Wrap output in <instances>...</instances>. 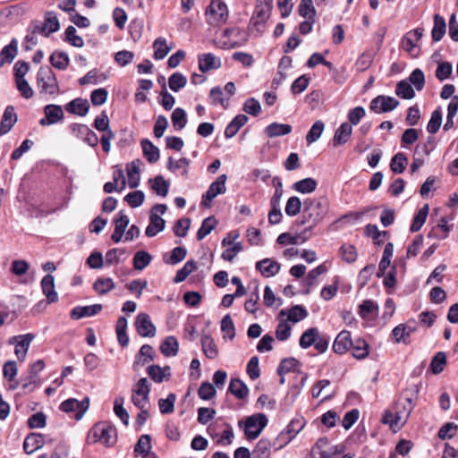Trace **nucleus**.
Returning a JSON list of instances; mask_svg holds the SVG:
<instances>
[{"instance_id":"obj_42","label":"nucleus","mask_w":458,"mask_h":458,"mask_svg":"<svg viewBox=\"0 0 458 458\" xmlns=\"http://www.w3.org/2000/svg\"><path fill=\"white\" fill-rule=\"evenodd\" d=\"M429 210L428 204H425L415 215L412 223L410 227V231L416 233L420 230L424 223L426 222Z\"/></svg>"},{"instance_id":"obj_9","label":"nucleus","mask_w":458,"mask_h":458,"mask_svg":"<svg viewBox=\"0 0 458 458\" xmlns=\"http://www.w3.org/2000/svg\"><path fill=\"white\" fill-rule=\"evenodd\" d=\"M89 406V398L85 397L81 401H78L75 398H69L60 404V410L64 412L70 413L75 411L74 418L80 420L85 412L88 411Z\"/></svg>"},{"instance_id":"obj_37","label":"nucleus","mask_w":458,"mask_h":458,"mask_svg":"<svg viewBox=\"0 0 458 458\" xmlns=\"http://www.w3.org/2000/svg\"><path fill=\"white\" fill-rule=\"evenodd\" d=\"M147 372L153 381L161 383L166 377H170V367L161 368L159 365H150Z\"/></svg>"},{"instance_id":"obj_58","label":"nucleus","mask_w":458,"mask_h":458,"mask_svg":"<svg viewBox=\"0 0 458 458\" xmlns=\"http://www.w3.org/2000/svg\"><path fill=\"white\" fill-rule=\"evenodd\" d=\"M153 47L155 49L154 58L157 60L165 58L171 50V47H167L166 40L164 38H157L154 41Z\"/></svg>"},{"instance_id":"obj_53","label":"nucleus","mask_w":458,"mask_h":458,"mask_svg":"<svg viewBox=\"0 0 458 458\" xmlns=\"http://www.w3.org/2000/svg\"><path fill=\"white\" fill-rule=\"evenodd\" d=\"M216 220L214 216H208L205 218L201 224V226L197 232V239L199 241L203 240L216 225Z\"/></svg>"},{"instance_id":"obj_25","label":"nucleus","mask_w":458,"mask_h":458,"mask_svg":"<svg viewBox=\"0 0 458 458\" xmlns=\"http://www.w3.org/2000/svg\"><path fill=\"white\" fill-rule=\"evenodd\" d=\"M352 133V125L347 122L343 123L335 132L333 137V145L335 147H338L345 144L350 140Z\"/></svg>"},{"instance_id":"obj_19","label":"nucleus","mask_w":458,"mask_h":458,"mask_svg":"<svg viewBox=\"0 0 458 458\" xmlns=\"http://www.w3.org/2000/svg\"><path fill=\"white\" fill-rule=\"evenodd\" d=\"M20 338V341L17 342L15 346V354L18 358V360L23 361L26 358L28 350L30 348V343L33 340L34 336L31 334H26L18 336ZM17 339V337H13L10 340V344H13L14 341Z\"/></svg>"},{"instance_id":"obj_45","label":"nucleus","mask_w":458,"mask_h":458,"mask_svg":"<svg viewBox=\"0 0 458 458\" xmlns=\"http://www.w3.org/2000/svg\"><path fill=\"white\" fill-rule=\"evenodd\" d=\"M152 190L159 196L165 197L169 191V182L162 175L149 180Z\"/></svg>"},{"instance_id":"obj_48","label":"nucleus","mask_w":458,"mask_h":458,"mask_svg":"<svg viewBox=\"0 0 458 458\" xmlns=\"http://www.w3.org/2000/svg\"><path fill=\"white\" fill-rule=\"evenodd\" d=\"M407 164L408 158L406 157V156L403 153L399 152L392 157L390 163V169L394 174H402L406 169Z\"/></svg>"},{"instance_id":"obj_56","label":"nucleus","mask_w":458,"mask_h":458,"mask_svg":"<svg viewBox=\"0 0 458 458\" xmlns=\"http://www.w3.org/2000/svg\"><path fill=\"white\" fill-rule=\"evenodd\" d=\"M325 129V123L321 120L316 121L306 135V141L311 144L317 141Z\"/></svg>"},{"instance_id":"obj_7","label":"nucleus","mask_w":458,"mask_h":458,"mask_svg":"<svg viewBox=\"0 0 458 458\" xmlns=\"http://www.w3.org/2000/svg\"><path fill=\"white\" fill-rule=\"evenodd\" d=\"M150 385L141 377L131 389V402L137 408H146L149 402Z\"/></svg>"},{"instance_id":"obj_51","label":"nucleus","mask_w":458,"mask_h":458,"mask_svg":"<svg viewBox=\"0 0 458 458\" xmlns=\"http://www.w3.org/2000/svg\"><path fill=\"white\" fill-rule=\"evenodd\" d=\"M151 260L152 257L148 252L140 250L133 257V267L136 270H143L150 264Z\"/></svg>"},{"instance_id":"obj_64","label":"nucleus","mask_w":458,"mask_h":458,"mask_svg":"<svg viewBox=\"0 0 458 458\" xmlns=\"http://www.w3.org/2000/svg\"><path fill=\"white\" fill-rule=\"evenodd\" d=\"M301 200L296 196H292L287 199L285 205V214L289 216H297L301 210Z\"/></svg>"},{"instance_id":"obj_16","label":"nucleus","mask_w":458,"mask_h":458,"mask_svg":"<svg viewBox=\"0 0 458 458\" xmlns=\"http://www.w3.org/2000/svg\"><path fill=\"white\" fill-rule=\"evenodd\" d=\"M352 339L351 333L347 330L341 331L335 337L333 344V351L337 354H344L351 350Z\"/></svg>"},{"instance_id":"obj_8","label":"nucleus","mask_w":458,"mask_h":458,"mask_svg":"<svg viewBox=\"0 0 458 458\" xmlns=\"http://www.w3.org/2000/svg\"><path fill=\"white\" fill-rule=\"evenodd\" d=\"M223 37L225 38L222 43L223 47L228 49L242 47L249 39L248 33L237 27L225 30Z\"/></svg>"},{"instance_id":"obj_23","label":"nucleus","mask_w":458,"mask_h":458,"mask_svg":"<svg viewBox=\"0 0 458 458\" xmlns=\"http://www.w3.org/2000/svg\"><path fill=\"white\" fill-rule=\"evenodd\" d=\"M41 288L43 293L46 295L48 303L57 301L58 295L55 292V278L52 275L45 276L41 280Z\"/></svg>"},{"instance_id":"obj_33","label":"nucleus","mask_w":458,"mask_h":458,"mask_svg":"<svg viewBox=\"0 0 458 458\" xmlns=\"http://www.w3.org/2000/svg\"><path fill=\"white\" fill-rule=\"evenodd\" d=\"M228 392L237 399L243 400L249 394L247 386L239 378H232L228 386Z\"/></svg>"},{"instance_id":"obj_29","label":"nucleus","mask_w":458,"mask_h":458,"mask_svg":"<svg viewBox=\"0 0 458 458\" xmlns=\"http://www.w3.org/2000/svg\"><path fill=\"white\" fill-rule=\"evenodd\" d=\"M165 221L159 215H150L149 225L147 226L145 233L148 237H154L165 229Z\"/></svg>"},{"instance_id":"obj_27","label":"nucleus","mask_w":458,"mask_h":458,"mask_svg":"<svg viewBox=\"0 0 458 458\" xmlns=\"http://www.w3.org/2000/svg\"><path fill=\"white\" fill-rule=\"evenodd\" d=\"M65 109L68 113L85 116L89 112V104L87 99L77 98L69 102L65 106Z\"/></svg>"},{"instance_id":"obj_62","label":"nucleus","mask_w":458,"mask_h":458,"mask_svg":"<svg viewBox=\"0 0 458 458\" xmlns=\"http://www.w3.org/2000/svg\"><path fill=\"white\" fill-rule=\"evenodd\" d=\"M123 397H116L114 402V411L115 415L123 421V423L127 426L129 423L130 416L128 411L123 408Z\"/></svg>"},{"instance_id":"obj_32","label":"nucleus","mask_w":458,"mask_h":458,"mask_svg":"<svg viewBox=\"0 0 458 458\" xmlns=\"http://www.w3.org/2000/svg\"><path fill=\"white\" fill-rule=\"evenodd\" d=\"M352 356L358 360H363L369 354V344L362 338L352 340L351 347Z\"/></svg>"},{"instance_id":"obj_15","label":"nucleus","mask_w":458,"mask_h":458,"mask_svg":"<svg viewBox=\"0 0 458 458\" xmlns=\"http://www.w3.org/2000/svg\"><path fill=\"white\" fill-rule=\"evenodd\" d=\"M424 33L422 28H417L408 31L402 38V47L409 54H412Z\"/></svg>"},{"instance_id":"obj_60","label":"nucleus","mask_w":458,"mask_h":458,"mask_svg":"<svg viewBox=\"0 0 458 458\" xmlns=\"http://www.w3.org/2000/svg\"><path fill=\"white\" fill-rule=\"evenodd\" d=\"M378 305L372 300H365L359 306V315L362 318H368L369 315L377 313Z\"/></svg>"},{"instance_id":"obj_10","label":"nucleus","mask_w":458,"mask_h":458,"mask_svg":"<svg viewBox=\"0 0 458 458\" xmlns=\"http://www.w3.org/2000/svg\"><path fill=\"white\" fill-rule=\"evenodd\" d=\"M227 176L225 174L219 175L215 182H213L206 193L202 196L201 205L206 208L211 207V201L219 194L226 191L225 182Z\"/></svg>"},{"instance_id":"obj_2","label":"nucleus","mask_w":458,"mask_h":458,"mask_svg":"<svg viewBox=\"0 0 458 458\" xmlns=\"http://www.w3.org/2000/svg\"><path fill=\"white\" fill-rule=\"evenodd\" d=\"M87 441L89 444L99 442L107 447L112 446L116 442V428L106 422L96 423L89 431Z\"/></svg>"},{"instance_id":"obj_3","label":"nucleus","mask_w":458,"mask_h":458,"mask_svg":"<svg viewBox=\"0 0 458 458\" xmlns=\"http://www.w3.org/2000/svg\"><path fill=\"white\" fill-rule=\"evenodd\" d=\"M37 85L40 94L56 96L60 87L56 76L49 66H41L37 74Z\"/></svg>"},{"instance_id":"obj_52","label":"nucleus","mask_w":458,"mask_h":458,"mask_svg":"<svg viewBox=\"0 0 458 458\" xmlns=\"http://www.w3.org/2000/svg\"><path fill=\"white\" fill-rule=\"evenodd\" d=\"M395 94L403 99H411L415 96V92L411 83L403 80L397 83Z\"/></svg>"},{"instance_id":"obj_6","label":"nucleus","mask_w":458,"mask_h":458,"mask_svg":"<svg viewBox=\"0 0 458 458\" xmlns=\"http://www.w3.org/2000/svg\"><path fill=\"white\" fill-rule=\"evenodd\" d=\"M268 420L264 413H255L246 418L244 422V434L246 438L253 440L259 437L267 425Z\"/></svg>"},{"instance_id":"obj_30","label":"nucleus","mask_w":458,"mask_h":458,"mask_svg":"<svg viewBox=\"0 0 458 458\" xmlns=\"http://www.w3.org/2000/svg\"><path fill=\"white\" fill-rule=\"evenodd\" d=\"M293 128L287 123H272L265 128V132L269 138L284 136L292 131Z\"/></svg>"},{"instance_id":"obj_17","label":"nucleus","mask_w":458,"mask_h":458,"mask_svg":"<svg viewBox=\"0 0 458 458\" xmlns=\"http://www.w3.org/2000/svg\"><path fill=\"white\" fill-rule=\"evenodd\" d=\"M406 414H403V411L399 410L393 412L392 411H386L381 421L384 424H388L390 428L395 431L396 428H400L407 420Z\"/></svg>"},{"instance_id":"obj_35","label":"nucleus","mask_w":458,"mask_h":458,"mask_svg":"<svg viewBox=\"0 0 458 458\" xmlns=\"http://www.w3.org/2000/svg\"><path fill=\"white\" fill-rule=\"evenodd\" d=\"M140 145L143 155L149 163H156L159 159V149L150 140L144 139L141 140Z\"/></svg>"},{"instance_id":"obj_57","label":"nucleus","mask_w":458,"mask_h":458,"mask_svg":"<svg viewBox=\"0 0 458 458\" xmlns=\"http://www.w3.org/2000/svg\"><path fill=\"white\" fill-rule=\"evenodd\" d=\"M391 336L394 342L396 344H410V336L408 335V330L405 329V324H399L398 326H396L392 330Z\"/></svg>"},{"instance_id":"obj_43","label":"nucleus","mask_w":458,"mask_h":458,"mask_svg":"<svg viewBox=\"0 0 458 458\" xmlns=\"http://www.w3.org/2000/svg\"><path fill=\"white\" fill-rule=\"evenodd\" d=\"M127 319L124 317H120L116 323V335L117 341L122 347H126L129 344V336L126 333Z\"/></svg>"},{"instance_id":"obj_44","label":"nucleus","mask_w":458,"mask_h":458,"mask_svg":"<svg viewBox=\"0 0 458 458\" xmlns=\"http://www.w3.org/2000/svg\"><path fill=\"white\" fill-rule=\"evenodd\" d=\"M50 63L51 64L59 70H65L70 64V59L68 55L63 51H55L50 55Z\"/></svg>"},{"instance_id":"obj_47","label":"nucleus","mask_w":458,"mask_h":458,"mask_svg":"<svg viewBox=\"0 0 458 458\" xmlns=\"http://www.w3.org/2000/svg\"><path fill=\"white\" fill-rule=\"evenodd\" d=\"M151 449V437L149 435H142L134 446V454L148 455Z\"/></svg>"},{"instance_id":"obj_22","label":"nucleus","mask_w":458,"mask_h":458,"mask_svg":"<svg viewBox=\"0 0 458 458\" xmlns=\"http://www.w3.org/2000/svg\"><path fill=\"white\" fill-rule=\"evenodd\" d=\"M199 69L202 72H207L213 69H218L221 67V61L216 58L213 54L208 53L199 55L198 57Z\"/></svg>"},{"instance_id":"obj_5","label":"nucleus","mask_w":458,"mask_h":458,"mask_svg":"<svg viewBox=\"0 0 458 458\" xmlns=\"http://www.w3.org/2000/svg\"><path fill=\"white\" fill-rule=\"evenodd\" d=\"M207 22L211 26L224 24L228 19V8L221 0H212L205 12Z\"/></svg>"},{"instance_id":"obj_14","label":"nucleus","mask_w":458,"mask_h":458,"mask_svg":"<svg viewBox=\"0 0 458 458\" xmlns=\"http://www.w3.org/2000/svg\"><path fill=\"white\" fill-rule=\"evenodd\" d=\"M45 117L40 119L39 124L42 126H47L64 119V112L60 106L57 105H47L44 108Z\"/></svg>"},{"instance_id":"obj_61","label":"nucleus","mask_w":458,"mask_h":458,"mask_svg":"<svg viewBox=\"0 0 458 458\" xmlns=\"http://www.w3.org/2000/svg\"><path fill=\"white\" fill-rule=\"evenodd\" d=\"M47 28V34L56 32L60 29V23L55 13L47 11L45 13V21L43 22Z\"/></svg>"},{"instance_id":"obj_12","label":"nucleus","mask_w":458,"mask_h":458,"mask_svg":"<svg viewBox=\"0 0 458 458\" xmlns=\"http://www.w3.org/2000/svg\"><path fill=\"white\" fill-rule=\"evenodd\" d=\"M272 0H257L251 22L254 26L263 24L270 16Z\"/></svg>"},{"instance_id":"obj_59","label":"nucleus","mask_w":458,"mask_h":458,"mask_svg":"<svg viewBox=\"0 0 458 458\" xmlns=\"http://www.w3.org/2000/svg\"><path fill=\"white\" fill-rule=\"evenodd\" d=\"M196 267L197 265L194 260L187 261L184 266L176 272L174 282L176 284L183 282L188 277V276L196 269Z\"/></svg>"},{"instance_id":"obj_28","label":"nucleus","mask_w":458,"mask_h":458,"mask_svg":"<svg viewBox=\"0 0 458 458\" xmlns=\"http://www.w3.org/2000/svg\"><path fill=\"white\" fill-rule=\"evenodd\" d=\"M249 118L245 114H238L236 115L226 126L225 130V136L227 139L233 138L236 133L239 131V130L244 126Z\"/></svg>"},{"instance_id":"obj_49","label":"nucleus","mask_w":458,"mask_h":458,"mask_svg":"<svg viewBox=\"0 0 458 458\" xmlns=\"http://www.w3.org/2000/svg\"><path fill=\"white\" fill-rule=\"evenodd\" d=\"M318 332L319 331L317 327H310L304 331L300 338V346L303 349H307L311 345H314Z\"/></svg>"},{"instance_id":"obj_34","label":"nucleus","mask_w":458,"mask_h":458,"mask_svg":"<svg viewBox=\"0 0 458 458\" xmlns=\"http://www.w3.org/2000/svg\"><path fill=\"white\" fill-rule=\"evenodd\" d=\"M202 351L208 359H216L218 355V349L210 335L204 334L201 336Z\"/></svg>"},{"instance_id":"obj_1","label":"nucleus","mask_w":458,"mask_h":458,"mask_svg":"<svg viewBox=\"0 0 458 458\" xmlns=\"http://www.w3.org/2000/svg\"><path fill=\"white\" fill-rule=\"evenodd\" d=\"M303 205L301 225H309V227L302 233L317 226L324 219L328 210V202L326 198H309L304 200Z\"/></svg>"},{"instance_id":"obj_21","label":"nucleus","mask_w":458,"mask_h":458,"mask_svg":"<svg viewBox=\"0 0 458 458\" xmlns=\"http://www.w3.org/2000/svg\"><path fill=\"white\" fill-rule=\"evenodd\" d=\"M129 222V217L123 213V211H120L117 214L114 219V231L111 236L113 242L117 243L122 240Z\"/></svg>"},{"instance_id":"obj_40","label":"nucleus","mask_w":458,"mask_h":458,"mask_svg":"<svg viewBox=\"0 0 458 458\" xmlns=\"http://www.w3.org/2000/svg\"><path fill=\"white\" fill-rule=\"evenodd\" d=\"M190 161L186 157H182L179 160L174 161L172 157H168L167 169L171 172L176 170H182L181 174L184 178H188Z\"/></svg>"},{"instance_id":"obj_11","label":"nucleus","mask_w":458,"mask_h":458,"mask_svg":"<svg viewBox=\"0 0 458 458\" xmlns=\"http://www.w3.org/2000/svg\"><path fill=\"white\" fill-rule=\"evenodd\" d=\"M399 106V101L393 97L379 95L373 98L369 105V109L376 114L386 113L395 109Z\"/></svg>"},{"instance_id":"obj_50","label":"nucleus","mask_w":458,"mask_h":458,"mask_svg":"<svg viewBox=\"0 0 458 458\" xmlns=\"http://www.w3.org/2000/svg\"><path fill=\"white\" fill-rule=\"evenodd\" d=\"M114 282L110 277L98 278L93 284L94 290L100 295L106 294L108 292L112 291L114 288Z\"/></svg>"},{"instance_id":"obj_46","label":"nucleus","mask_w":458,"mask_h":458,"mask_svg":"<svg viewBox=\"0 0 458 458\" xmlns=\"http://www.w3.org/2000/svg\"><path fill=\"white\" fill-rule=\"evenodd\" d=\"M161 352L166 356H174L178 352V341L174 336H167L160 346Z\"/></svg>"},{"instance_id":"obj_39","label":"nucleus","mask_w":458,"mask_h":458,"mask_svg":"<svg viewBox=\"0 0 458 458\" xmlns=\"http://www.w3.org/2000/svg\"><path fill=\"white\" fill-rule=\"evenodd\" d=\"M141 161L136 159L127 165V175L130 188H136L140 182V165Z\"/></svg>"},{"instance_id":"obj_41","label":"nucleus","mask_w":458,"mask_h":458,"mask_svg":"<svg viewBox=\"0 0 458 458\" xmlns=\"http://www.w3.org/2000/svg\"><path fill=\"white\" fill-rule=\"evenodd\" d=\"M446 31V23L445 19L439 15H434V26L431 31L433 41H439L443 38Z\"/></svg>"},{"instance_id":"obj_54","label":"nucleus","mask_w":458,"mask_h":458,"mask_svg":"<svg viewBox=\"0 0 458 458\" xmlns=\"http://www.w3.org/2000/svg\"><path fill=\"white\" fill-rule=\"evenodd\" d=\"M273 446V443H271L267 438H261L256 445L253 454L254 458H268L269 450Z\"/></svg>"},{"instance_id":"obj_55","label":"nucleus","mask_w":458,"mask_h":458,"mask_svg":"<svg viewBox=\"0 0 458 458\" xmlns=\"http://www.w3.org/2000/svg\"><path fill=\"white\" fill-rule=\"evenodd\" d=\"M173 126L176 131L183 129L187 123V117L185 111L181 108H175L171 115Z\"/></svg>"},{"instance_id":"obj_63","label":"nucleus","mask_w":458,"mask_h":458,"mask_svg":"<svg viewBox=\"0 0 458 458\" xmlns=\"http://www.w3.org/2000/svg\"><path fill=\"white\" fill-rule=\"evenodd\" d=\"M168 84L169 88L174 92H178L181 89L186 86L187 78L180 72H174L169 77Z\"/></svg>"},{"instance_id":"obj_31","label":"nucleus","mask_w":458,"mask_h":458,"mask_svg":"<svg viewBox=\"0 0 458 458\" xmlns=\"http://www.w3.org/2000/svg\"><path fill=\"white\" fill-rule=\"evenodd\" d=\"M18 53V43L13 38L9 45L5 46L0 53V66L5 63H12Z\"/></svg>"},{"instance_id":"obj_20","label":"nucleus","mask_w":458,"mask_h":458,"mask_svg":"<svg viewBox=\"0 0 458 458\" xmlns=\"http://www.w3.org/2000/svg\"><path fill=\"white\" fill-rule=\"evenodd\" d=\"M102 310L101 304H94L89 306H77L71 310L70 317L72 319L78 320L82 318L91 317Z\"/></svg>"},{"instance_id":"obj_38","label":"nucleus","mask_w":458,"mask_h":458,"mask_svg":"<svg viewBox=\"0 0 458 458\" xmlns=\"http://www.w3.org/2000/svg\"><path fill=\"white\" fill-rule=\"evenodd\" d=\"M155 351L151 345L143 344L136 356L134 366L140 364L144 365L147 362L153 361L155 360Z\"/></svg>"},{"instance_id":"obj_13","label":"nucleus","mask_w":458,"mask_h":458,"mask_svg":"<svg viewBox=\"0 0 458 458\" xmlns=\"http://www.w3.org/2000/svg\"><path fill=\"white\" fill-rule=\"evenodd\" d=\"M135 327L138 334L142 337H153L156 335V327L146 313L138 314Z\"/></svg>"},{"instance_id":"obj_4","label":"nucleus","mask_w":458,"mask_h":458,"mask_svg":"<svg viewBox=\"0 0 458 458\" xmlns=\"http://www.w3.org/2000/svg\"><path fill=\"white\" fill-rule=\"evenodd\" d=\"M305 426L303 418L293 419L286 428L280 432L273 442V446L276 450H279L287 445L294 437L302 430Z\"/></svg>"},{"instance_id":"obj_26","label":"nucleus","mask_w":458,"mask_h":458,"mask_svg":"<svg viewBox=\"0 0 458 458\" xmlns=\"http://www.w3.org/2000/svg\"><path fill=\"white\" fill-rule=\"evenodd\" d=\"M256 268L263 276L271 277L276 275L280 270V264L276 261L264 259L256 263Z\"/></svg>"},{"instance_id":"obj_18","label":"nucleus","mask_w":458,"mask_h":458,"mask_svg":"<svg viewBox=\"0 0 458 458\" xmlns=\"http://www.w3.org/2000/svg\"><path fill=\"white\" fill-rule=\"evenodd\" d=\"M18 117L13 106H8L3 114L0 123V136L8 133L17 123Z\"/></svg>"},{"instance_id":"obj_24","label":"nucleus","mask_w":458,"mask_h":458,"mask_svg":"<svg viewBox=\"0 0 458 458\" xmlns=\"http://www.w3.org/2000/svg\"><path fill=\"white\" fill-rule=\"evenodd\" d=\"M44 445L43 436L38 433L29 434L23 441V450L31 454Z\"/></svg>"},{"instance_id":"obj_36","label":"nucleus","mask_w":458,"mask_h":458,"mask_svg":"<svg viewBox=\"0 0 458 458\" xmlns=\"http://www.w3.org/2000/svg\"><path fill=\"white\" fill-rule=\"evenodd\" d=\"M318 182L315 179L308 177L302 180H300L298 182H295L293 184V189L296 191L297 192L302 193V194H309L317 189Z\"/></svg>"}]
</instances>
